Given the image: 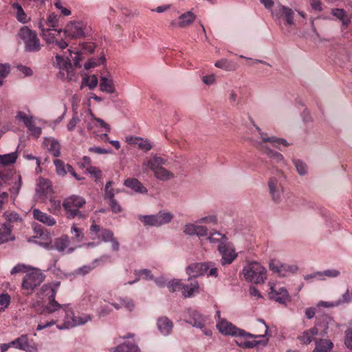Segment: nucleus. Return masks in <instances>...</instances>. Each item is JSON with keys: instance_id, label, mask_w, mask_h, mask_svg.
Segmentation results:
<instances>
[{"instance_id": "obj_55", "label": "nucleus", "mask_w": 352, "mask_h": 352, "mask_svg": "<svg viewBox=\"0 0 352 352\" xmlns=\"http://www.w3.org/2000/svg\"><path fill=\"white\" fill-rule=\"evenodd\" d=\"M86 171L91 175L95 181L101 178L102 171L96 166H89L87 168Z\"/></svg>"}, {"instance_id": "obj_37", "label": "nucleus", "mask_w": 352, "mask_h": 352, "mask_svg": "<svg viewBox=\"0 0 352 352\" xmlns=\"http://www.w3.org/2000/svg\"><path fill=\"white\" fill-rule=\"evenodd\" d=\"M278 12L281 14V16H283L285 19L286 24L287 25L292 26L294 24V11L290 8L285 6H280L278 8Z\"/></svg>"}, {"instance_id": "obj_59", "label": "nucleus", "mask_w": 352, "mask_h": 352, "mask_svg": "<svg viewBox=\"0 0 352 352\" xmlns=\"http://www.w3.org/2000/svg\"><path fill=\"white\" fill-rule=\"evenodd\" d=\"M71 233L74 235V238L78 241H82L84 238V234L80 228L76 227V224H73L71 228Z\"/></svg>"}, {"instance_id": "obj_63", "label": "nucleus", "mask_w": 352, "mask_h": 352, "mask_svg": "<svg viewBox=\"0 0 352 352\" xmlns=\"http://www.w3.org/2000/svg\"><path fill=\"white\" fill-rule=\"evenodd\" d=\"M10 72V66L8 65L0 64V85H3V79Z\"/></svg>"}, {"instance_id": "obj_19", "label": "nucleus", "mask_w": 352, "mask_h": 352, "mask_svg": "<svg viewBox=\"0 0 352 352\" xmlns=\"http://www.w3.org/2000/svg\"><path fill=\"white\" fill-rule=\"evenodd\" d=\"M7 180L6 185L10 186L9 191L11 197L14 199L18 196L22 186L21 175L16 172L8 174Z\"/></svg>"}, {"instance_id": "obj_60", "label": "nucleus", "mask_w": 352, "mask_h": 352, "mask_svg": "<svg viewBox=\"0 0 352 352\" xmlns=\"http://www.w3.org/2000/svg\"><path fill=\"white\" fill-rule=\"evenodd\" d=\"M197 223H206V224H214L217 223V219L215 215H209L208 217H202L197 221Z\"/></svg>"}, {"instance_id": "obj_48", "label": "nucleus", "mask_w": 352, "mask_h": 352, "mask_svg": "<svg viewBox=\"0 0 352 352\" xmlns=\"http://www.w3.org/2000/svg\"><path fill=\"white\" fill-rule=\"evenodd\" d=\"M214 65L218 68H221L226 71H232L235 69L234 65L227 59H221L217 60L214 63Z\"/></svg>"}, {"instance_id": "obj_62", "label": "nucleus", "mask_w": 352, "mask_h": 352, "mask_svg": "<svg viewBox=\"0 0 352 352\" xmlns=\"http://www.w3.org/2000/svg\"><path fill=\"white\" fill-rule=\"evenodd\" d=\"M104 58L101 57L97 61L94 59H89L87 62L85 63L84 67L85 69H89L92 67H94L100 64H102L104 61Z\"/></svg>"}, {"instance_id": "obj_4", "label": "nucleus", "mask_w": 352, "mask_h": 352, "mask_svg": "<svg viewBox=\"0 0 352 352\" xmlns=\"http://www.w3.org/2000/svg\"><path fill=\"white\" fill-rule=\"evenodd\" d=\"M332 319L328 316H324L318 320L314 327L302 331L297 337L302 344L308 345L314 340V338L320 334L324 336L327 334L329 324Z\"/></svg>"}, {"instance_id": "obj_39", "label": "nucleus", "mask_w": 352, "mask_h": 352, "mask_svg": "<svg viewBox=\"0 0 352 352\" xmlns=\"http://www.w3.org/2000/svg\"><path fill=\"white\" fill-rule=\"evenodd\" d=\"M45 144L48 147V151L54 157H59L60 155V146L59 142L54 139H46L44 142Z\"/></svg>"}, {"instance_id": "obj_14", "label": "nucleus", "mask_w": 352, "mask_h": 352, "mask_svg": "<svg viewBox=\"0 0 352 352\" xmlns=\"http://www.w3.org/2000/svg\"><path fill=\"white\" fill-rule=\"evenodd\" d=\"M85 122L87 123V129L92 131L95 135H96L98 132L111 131L110 125L105 122L104 120L96 118L91 110L88 111V116L85 120Z\"/></svg>"}, {"instance_id": "obj_11", "label": "nucleus", "mask_w": 352, "mask_h": 352, "mask_svg": "<svg viewBox=\"0 0 352 352\" xmlns=\"http://www.w3.org/2000/svg\"><path fill=\"white\" fill-rule=\"evenodd\" d=\"M44 274L38 270H34L28 273L23 278L22 282V289L27 295L31 294L33 291L39 286L44 280Z\"/></svg>"}, {"instance_id": "obj_47", "label": "nucleus", "mask_w": 352, "mask_h": 352, "mask_svg": "<svg viewBox=\"0 0 352 352\" xmlns=\"http://www.w3.org/2000/svg\"><path fill=\"white\" fill-rule=\"evenodd\" d=\"M331 14L342 21L344 25H347L350 22L349 19L346 17V12L343 9H333Z\"/></svg>"}, {"instance_id": "obj_28", "label": "nucleus", "mask_w": 352, "mask_h": 352, "mask_svg": "<svg viewBox=\"0 0 352 352\" xmlns=\"http://www.w3.org/2000/svg\"><path fill=\"white\" fill-rule=\"evenodd\" d=\"M32 212L34 219L47 226H53L56 223V221L54 217L42 212L38 208H33Z\"/></svg>"}, {"instance_id": "obj_5", "label": "nucleus", "mask_w": 352, "mask_h": 352, "mask_svg": "<svg viewBox=\"0 0 352 352\" xmlns=\"http://www.w3.org/2000/svg\"><path fill=\"white\" fill-rule=\"evenodd\" d=\"M86 204L85 198L79 195H71L66 197L63 201V207L65 210V215L68 219H85L87 214L80 210Z\"/></svg>"}, {"instance_id": "obj_8", "label": "nucleus", "mask_w": 352, "mask_h": 352, "mask_svg": "<svg viewBox=\"0 0 352 352\" xmlns=\"http://www.w3.org/2000/svg\"><path fill=\"white\" fill-rule=\"evenodd\" d=\"M38 28L41 30V36L47 44H55L59 48L64 50L68 46V43L65 41L62 30L45 28L42 21L38 22Z\"/></svg>"}, {"instance_id": "obj_3", "label": "nucleus", "mask_w": 352, "mask_h": 352, "mask_svg": "<svg viewBox=\"0 0 352 352\" xmlns=\"http://www.w3.org/2000/svg\"><path fill=\"white\" fill-rule=\"evenodd\" d=\"M57 315L64 316L63 323L57 325V328L60 330L69 329L77 326L83 325L91 320V316L86 314L76 316L69 304H64L60 312Z\"/></svg>"}, {"instance_id": "obj_64", "label": "nucleus", "mask_w": 352, "mask_h": 352, "mask_svg": "<svg viewBox=\"0 0 352 352\" xmlns=\"http://www.w3.org/2000/svg\"><path fill=\"white\" fill-rule=\"evenodd\" d=\"M182 280L179 279H174L168 283V288L170 292H174L181 289Z\"/></svg>"}, {"instance_id": "obj_9", "label": "nucleus", "mask_w": 352, "mask_h": 352, "mask_svg": "<svg viewBox=\"0 0 352 352\" xmlns=\"http://www.w3.org/2000/svg\"><path fill=\"white\" fill-rule=\"evenodd\" d=\"M90 234L93 239H101L104 242H111L113 251H118L120 244L113 236V233L105 228H101L99 225L94 223L90 226Z\"/></svg>"}, {"instance_id": "obj_38", "label": "nucleus", "mask_w": 352, "mask_h": 352, "mask_svg": "<svg viewBox=\"0 0 352 352\" xmlns=\"http://www.w3.org/2000/svg\"><path fill=\"white\" fill-rule=\"evenodd\" d=\"M18 158V152L16 151L8 154L0 155V165L8 166L14 164Z\"/></svg>"}, {"instance_id": "obj_6", "label": "nucleus", "mask_w": 352, "mask_h": 352, "mask_svg": "<svg viewBox=\"0 0 352 352\" xmlns=\"http://www.w3.org/2000/svg\"><path fill=\"white\" fill-rule=\"evenodd\" d=\"M242 274L246 281L254 284H262L267 279V271L260 263L253 262L245 265Z\"/></svg>"}, {"instance_id": "obj_44", "label": "nucleus", "mask_w": 352, "mask_h": 352, "mask_svg": "<svg viewBox=\"0 0 352 352\" xmlns=\"http://www.w3.org/2000/svg\"><path fill=\"white\" fill-rule=\"evenodd\" d=\"M98 80L96 75L91 76H86L83 78L80 88L82 89L84 86H87L90 89H94L98 85Z\"/></svg>"}, {"instance_id": "obj_12", "label": "nucleus", "mask_w": 352, "mask_h": 352, "mask_svg": "<svg viewBox=\"0 0 352 352\" xmlns=\"http://www.w3.org/2000/svg\"><path fill=\"white\" fill-rule=\"evenodd\" d=\"M173 214L170 212L160 211L155 214L139 215L138 219L144 226L160 227L168 223L173 219Z\"/></svg>"}, {"instance_id": "obj_20", "label": "nucleus", "mask_w": 352, "mask_h": 352, "mask_svg": "<svg viewBox=\"0 0 352 352\" xmlns=\"http://www.w3.org/2000/svg\"><path fill=\"white\" fill-rule=\"evenodd\" d=\"M16 118L22 121L25 126L31 131L32 135L35 138H38L41 134V128L36 126L32 116H28L23 111H19L16 113Z\"/></svg>"}, {"instance_id": "obj_32", "label": "nucleus", "mask_w": 352, "mask_h": 352, "mask_svg": "<svg viewBox=\"0 0 352 352\" xmlns=\"http://www.w3.org/2000/svg\"><path fill=\"white\" fill-rule=\"evenodd\" d=\"M14 239L12 234V226L8 223L0 225V245Z\"/></svg>"}, {"instance_id": "obj_43", "label": "nucleus", "mask_w": 352, "mask_h": 352, "mask_svg": "<svg viewBox=\"0 0 352 352\" xmlns=\"http://www.w3.org/2000/svg\"><path fill=\"white\" fill-rule=\"evenodd\" d=\"M138 346L133 343H123L114 349V352H139Z\"/></svg>"}, {"instance_id": "obj_41", "label": "nucleus", "mask_w": 352, "mask_h": 352, "mask_svg": "<svg viewBox=\"0 0 352 352\" xmlns=\"http://www.w3.org/2000/svg\"><path fill=\"white\" fill-rule=\"evenodd\" d=\"M208 240L211 243H218V245L219 244L222 243H228V238L225 234H223L220 233L219 232H212L210 236L208 237Z\"/></svg>"}, {"instance_id": "obj_49", "label": "nucleus", "mask_w": 352, "mask_h": 352, "mask_svg": "<svg viewBox=\"0 0 352 352\" xmlns=\"http://www.w3.org/2000/svg\"><path fill=\"white\" fill-rule=\"evenodd\" d=\"M98 261V259H96L94 261V262L92 263L91 265H83V266L78 268L75 271V274H77V275L79 274V275H82V276H85V275L87 274L88 273H89L91 270H93L96 267V263Z\"/></svg>"}, {"instance_id": "obj_53", "label": "nucleus", "mask_w": 352, "mask_h": 352, "mask_svg": "<svg viewBox=\"0 0 352 352\" xmlns=\"http://www.w3.org/2000/svg\"><path fill=\"white\" fill-rule=\"evenodd\" d=\"M56 167V171L60 176H64L67 174V170L65 167V164L60 160L56 159L54 161Z\"/></svg>"}, {"instance_id": "obj_2", "label": "nucleus", "mask_w": 352, "mask_h": 352, "mask_svg": "<svg viewBox=\"0 0 352 352\" xmlns=\"http://www.w3.org/2000/svg\"><path fill=\"white\" fill-rule=\"evenodd\" d=\"M60 283L56 284H45L43 285L38 294V297L41 299H47L48 304L42 308L41 310L36 309L38 314H56L60 312L61 309L63 307L64 304L61 305L55 300L56 294L58 291Z\"/></svg>"}, {"instance_id": "obj_42", "label": "nucleus", "mask_w": 352, "mask_h": 352, "mask_svg": "<svg viewBox=\"0 0 352 352\" xmlns=\"http://www.w3.org/2000/svg\"><path fill=\"white\" fill-rule=\"evenodd\" d=\"M154 175L157 179L162 181L170 180L174 177L173 173L164 168L162 166L155 170Z\"/></svg>"}, {"instance_id": "obj_54", "label": "nucleus", "mask_w": 352, "mask_h": 352, "mask_svg": "<svg viewBox=\"0 0 352 352\" xmlns=\"http://www.w3.org/2000/svg\"><path fill=\"white\" fill-rule=\"evenodd\" d=\"M352 300V294L350 293L349 289H346V292L344 294H342V297L340 298L338 300H336V302L338 303V306L344 305V304H349Z\"/></svg>"}, {"instance_id": "obj_51", "label": "nucleus", "mask_w": 352, "mask_h": 352, "mask_svg": "<svg viewBox=\"0 0 352 352\" xmlns=\"http://www.w3.org/2000/svg\"><path fill=\"white\" fill-rule=\"evenodd\" d=\"M12 6L14 10H16V18L18 21L21 23H25L26 14L24 12L22 7L18 3H13Z\"/></svg>"}, {"instance_id": "obj_30", "label": "nucleus", "mask_w": 352, "mask_h": 352, "mask_svg": "<svg viewBox=\"0 0 352 352\" xmlns=\"http://www.w3.org/2000/svg\"><path fill=\"white\" fill-rule=\"evenodd\" d=\"M334 344L327 338H319L315 340V348L311 352H331Z\"/></svg>"}, {"instance_id": "obj_50", "label": "nucleus", "mask_w": 352, "mask_h": 352, "mask_svg": "<svg viewBox=\"0 0 352 352\" xmlns=\"http://www.w3.org/2000/svg\"><path fill=\"white\" fill-rule=\"evenodd\" d=\"M293 163L296 168L298 173L300 175H305L307 173V166L305 162L300 160H293Z\"/></svg>"}, {"instance_id": "obj_46", "label": "nucleus", "mask_w": 352, "mask_h": 352, "mask_svg": "<svg viewBox=\"0 0 352 352\" xmlns=\"http://www.w3.org/2000/svg\"><path fill=\"white\" fill-rule=\"evenodd\" d=\"M116 309H120L122 307H125L129 310H132L134 307L133 301L128 298H120V303H112L111 304Z\"/></svg>"}, {"instance_id": "obj_33", "label": "nucleus", "mask_w": 352, "mask_h": 352, "mask_svg": "<svg viewBox=\"0 0 352 352\" xmlns=\"http://www.w3.org/2000/svg\"><path fill=\"white\" fill-rule=\"evenodd\" d=\"M157 327L162 334L167 336L172 331L173 323L168 318L162 317L158 319Z\"/></svg>"}, {"instance_id": "obj_17", "label": "nucleus", "mask_w": 352, "mask_h": 352, "mask_svg": "<svg viewBox=\"0 0 352 352\" xmlns=\"http://www.w3.org/2000/svg\"><path fill=\"white\" fill-rule=\"evenodd\" d=\"M217 249L221 256V262L223 265L231 264L237 257L238 254L233 245L228 242L219 244Z\"/></svg>"}, {"instance_id": "obj_15", "label": "nucleus", "mask_w": 352, "mask_h": 352, "mask_svg": "<svg viewBox=\"0 0 352 352\" xmlns=\"http://www.w3.org/2000/svg\"><path fill=\"white\" fill-rule=\"evenodd\" d=\"M85 25L82 21H72L69 23L63 31L65 41L84 37L85 36Z\"/></svg>"}, {"instance_id": "obj_35", "label": "nucleus", "mask_w": 352, "mask_h": 352, "mask_svg": "<svg viewBox=\"0 0 352 352\" xmlns=\"http://www.w3.org/2000/svg\"><path fill=\"white\" fill-rule=\"evenodd\" d=\"M98 300V294L93 290H88L84 293L82 300L84 305L94 309Z\"/></svg>"}, {"instance_id": "obj_10", "label": "nucleus", "mask_w": 352, "mask_h": 352, "mask_svg": "<svg viewBox=\"0 0 352 352\" xmlns=\"http://www.w3.org/2000/svg\"><path fill=\"white\" fill-rule=\"evenodd\" d=\"M257 321L258 322L256 330L258 334H253L254 336L253 338H265V340L252 341L244 340L241 341V342H236L239 346L245 349H251L258 344H262L264 346L267 344L268 342V338H265V336L268 332L269 327L263 319H258Z\"/></svg>"}, {"instance_id": "obj_52", "label": "nucleus", "mask_w": 352, "mask_h": 352, "mask_svg": "<svg viewBox=\"0 0 352 352\" xmlns=\"http://www.w3.org/2000/svg\"><path fill=\"white\" fill-rule=\"evenodd\" d=\"M113 182L111 181H109L107 182L104 188V199L105 200H109L114 199L115 195V190L111 188Z\"/></svg>"}, {"instance_id": "obj_36", "label": "nucleus", "mask_w": 352, "mask_h": 352, "mask_svg": "<svg viewBox=\"0 0 352 352\" xmlns=\"http://www.w3.org/2000/svg\"><path fill=\"white\" fill-rule=\"evenodd\" d=\"M100 89L102 92L113 94L116 91L113 80L111 78L101 76L100 82Z\"/></svg>"}, {"instance_id": "obj_40", "label": "nucleus", "mask_w": 352, "mask_h": 352, "mask_svg": "<svg viewBox=\"0 0 352 352\" xmlns=\"http://www.w3.org/2000/svg\"><path fill=\"white\" fill-rule=\"evenodd\" d=\"M12 346L23 351L29 350L28 338L26 335H22L19 338L11 342Z\"/></svg>"}, {"instance_id": "obj_18", "label": "nucleus", "mask_w": 352, "mask_h": 352, "mask_svg": "<svg viewBox=\"0 0 352 352\" xmlns=\"http://www.w3.org/2000/svg\"><path fill=\"white\" fill-rule=\"evenodd\" d=\"M270 270L280 276H287L296 273L298 270V267L296 265L283 264L278 261H272L270 263Z\"/></svg>"}, {"instance_id": "obj_7", "label": "nucleus", "mask_w": 352, "mask_h": 352, "mask_svg": "<svg viewBox=\"0 0 352 352\" xmlns=\"http://www.w3.org/2000/svg\"><path fill=\"white\" fill-rule=\"evenodd\" d=\"M18 36L23 42L25 52H36L41 50V44L36 32L28 27H22L18 32Z\"/></svg>"}, {"instance_id": "obj_13", "label": "nucleus", "mask_w": 352, "mask_h": 352, "mask_svg": "<svg viewBox=\"0 0 352 352\" xmlns=\"http://www.w3.org/2000/svg\"><path fill=\"white\" fill-rule=\"evenodd\" d=\"M55 58V65L60 69L58 77L63 80H72L74 77V74L70 60L68 58H64L59 54H57Z\"/></svg>"}, {"instance_id": "obj_16", "label": "nucleus", "mask_w": 352, "mask_h": 352, "mask_svg": "<svg viewBox=\"0 0 352 352\" xmlns=\"http://www.w3.org/2000/svg\"><path fill=\"white\" fill-rule=\"evenodd\" d=\"M217 328L221 333L224 335H230L232 336H240L243 338L254 337L252 333H247L244 330L241 329L228 322L224 319H221L217 324Z\"/></svg>"}, {"instance_id": "obj_45", "label": "nucleus", "mask_w": 352, "mask_h": 352, "mask_svg": "<svg viewBox=\"0 0 352 352\" xmlns=\"http://www.w3.org/2000/svg\"><path fill=\"white\" fill-rule=\"evenodd\" d=\"M344 344L348 349L352 351V320L344 331Z\"/></svg>"}, {"instance_id": "obj_1", "label": "nucleus", "mask_w": 352, "mask_h": 352, "mask_svg": "<svg viewBox=\"0 0 352 352\" xmlns=\"http://www.w3.org/2000/svg\"><path fill=\"white\" fill-rule=\"evenodd\" d=\"M256 130L259 137L252 140L254 146L275 162L285 164L283 155L270 148L267 144H270L272 146L277 148H280L279 146L280 145L288 146L290 144L283 138H278L274 135L270 136L267 133L261 131V129L258 126H256Z\"/></svg>"}, {"instance_id": "obj_29", "label": "nucleus", "mask_w": 352, "mask_h": 352, "mask_svg": "<svg viewBox=\"0 0 352 352\" xmlns=\"http://www.w3.org/2000/svg\"><path fill=\"white\" fill-rule=\"evenodd\" d=\"M126 141L128 144L137 146L140 149L144 151H148L152 148V144L150 141L140 137H126Z\"/></svg>"}, {"instance_id": "obj_34", "label": "nucleus", "mask_w": 352, "mask_h": 352, "mask_svg": "<svg viewBox=\"0 0 352 352\" xmlns=\"http://www.w3.org/2000/svg\"><path fill=\"white\" fill-rule=\"evenodd\" d=\"M125 186L130 188L137 192L146 193L147 192L146 188L142 184V183L135 178H129L124 182Z\"/></svg>"}, {"instance_id": "obj_24", "label": "nucleus", "mask_w": 352, "mask_h": 352, "mask_svg": "<svg viewBox=\"0 0 352 352\" xmlns=\"http://www.w3.org/2000/svg\"><path fill=\"white\" fill-rule=\"evenodd\" d=\"M210 263H194L186 267V273L190 276V278H194L204 275L209 270Z\"/></svg>"}, {"instance_id": "obj_56", "label": "nucleus", "mask_w": 352, "mask_h": 352, "mask_svg": "<svg viewBox=\"0 0 352 352\" xmlns=\"http://www.w3.org/2000/svg\"><path fill=\"white\" fill-rule=\"evenodd\" d=\"M61 208V202L60 200L50 199L49 211L52 214H57Z\"/></svg>"}, {"instance_id": "obj_31", "label": "nucleus", "mask_w": 352, "mask_h": 352, "mask_svg": "<svg viewBox=\"0 0 352 352\" xmlns=\"http://www.w3.org/2000/svg\"><path fill=\"white\" fill-rule=\"evenodd\" d=\"M195 19V15L191 12H187L179 16L178 22L173 21L170 25L173 27L185 28L190 25Z\"/></svg>"}, {"instance_id": "obj_23", "label": "nucleus", "mask_w": 352, "mask_h": 352, "mask_svg": "<svg viewBox=\"0 0 352 352\" xmlns=\"http://www.w3.org/2000/svg\"><path fill=\"white\" fill-rule=\"evenodd\" d=\"M269 296L270 299H272L280 304L285 305L290 300L289 292L285 287H280L276 289L274 285H272L270 287Z\"/></svg>"}, {"instance_id": "obj_25", "label": "nucleus", "mask_w": 352, "mask_h": 352, "mask_svg": "<svg viewBox=\"0 0 352 352\" xmlns=\"http://www.w3.org/2000/svg\"><path fill=\"white\" fill-rule=\"evenodd\" d=\"M188 283L184 284L182 282L181 289L182 295L185 298H190L196 294L199 293V285L194 278H188Z\"/></svg>"}, {"instance_id": "obj_58", "label": "nucleus", "mask_w": 352, "mask_h": 352, "mask_svg": "<svg viewBox=\"0 0 352 352\" xmlns=\"http://www.w3.org/2000/svg\"><path fill=\"white\" fill-rule=\"evenodd\" d=\"M135 275L138 277L142 276L146 280H153V276L151 274V272L147 269H142L139 270H135Z\"/></svg>"}, {"instance_id": "obj_21", "label": "nucleus", "mask_w": 352, "mask_h": 352, "mask_svg": "<svg viewBox=\"0 0 352 352\" xmlns=\"http://www.w3.org/2000/svg\"><path fill=\"white\" fill-rule=\"evenodd\" d=\"M38 243V242H36ZM41 246L48 250H56L60 252H63L67 248L69 244V239L67 236H63L56 238L53 243H38Z\"/></svg>"}, {"instance_id": "obj_57", "label": "nucleus", "mask_w": 352, "mask_h": 352, "mask_svg": "<svg viewBox=\"0 0 352 352\" xmlns=\"http://www.w3.org/2000/svg\"><path fill=\"white\" fill-rule=\"evenodd\" d=\"M10 296L8 294L0 295V312L4 311L10 305Z\"/></svg>"}, {"instance_id": "obj_27", "label": "nucleus", "mask_w": 352, "mask_h": 352, "mask_svg": "<svg viewBox=\"0 0 352 352\" xmlns=\"http://www.w3.org/2000/svg\"><path fill=\"white\" fill-rule=\"evenodd\" d=\"M188 314L189 316V320H186L187 323L200 329H204L206 319L204 316L200 314L197 311L192 309H189Z\"/></svg>"}, {"instance_id": "obj_22", "label": "nucleus", "mask_w": 352, "mask_h": 352, "mask_svg": "<svg viewBox=\"0 0 352 352\" xmlns=\"http://www.w3.org/2000/svg\"><path fill=\"white\" fill-rule=\"evenodd\" d=\"M267 185L272 199L276 203H279L283 192L281 184L276 178L271 177L268 181Z\"/></svg>"}, {"instance_id": "obj_61", "label": "nucleus", "mask_w": 352, "mask_h": 352, "mask_svg": "<svg viewBox=\"0 0 352 352\" xmlns=\"http://www.w3.org/2000/svg\"><path fill=\"white\" fill-rule=\"evenodd\" d=\"M58 18L56 14H51L47 19L46 24L47 25V28L54 29L58 25Z\"/></svg>"}, {"instance_id": "obj_26", "label": "nucleus", "mask_w": 352, "mask_h": 352, "mask_svg": "<svg viewBox=\"0 0 352 352\" xmlns=\"http://www.w3.org/2000/svg\"><path fill=\"white\" fill-rule=\"evenodd\" d=\"M166 162V160H164V158L157 155H154L151 157L146 158L142 164V168L145 171L151 170L154 173L155 170H157L160 166L165 164Z\"/></svg>"}]
</instances>
